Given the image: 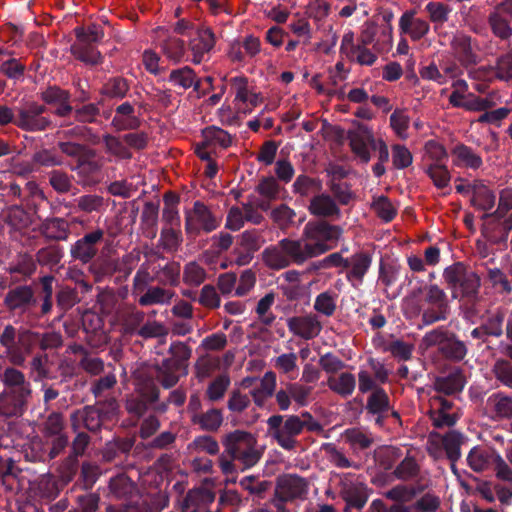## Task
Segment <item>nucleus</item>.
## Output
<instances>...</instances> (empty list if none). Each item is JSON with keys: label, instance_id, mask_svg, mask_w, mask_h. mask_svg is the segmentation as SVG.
<instances>
[{"label": "nucleus", "instance_id": "f257e3e1", "mask_svg": "<svg viewBox=\"0 0 512 512\" xmlns=\"http://www.w3.org/2000/svg\"><path fill=\"white\" fill-rule=\"evenodd\" d=\"M224 451L218 457L219 467L224 475H235L238 472L236 462L242 471L252 468L261 459L255 435L245 430H234L223 435L221 439Z\"/></svg>", "mask_w": 512, "mask_h": 512}, {"label": "nucleus", "instance_id": "f03ea898", "mask_svg": "<svg viewBox=\"0 0 512 512\" xmlns=\"http://www.w3.org/2000/svg\"><path fill=\"white\" fill-rule=\"evenodd\" d=\"M266 437L286 451H293L299 442L298 436L304 431L299 415H271L266 421Z\"/></svg>", "mask_w": 512, "mask_h": 512}, {"label": "nucleus", "instance_id": "7ed1b4c3", "mask_svg": "<svg viewBox=\"0 0 512 512\" xmlns=\"http://www.w3.org/2000/svg\"><path fill=\"white\" fill-rule=\"evenodd\" d=\"M341 235L342 229L339 226L331 225L326 221H310L302 232L306 248L312 258L334 248Z\"/></svg>", "mask_w": 512, "mask_h": 512}, {"label": "nucleus", "instance_id": "20e7f679", "mask_svg": "<svg viewBox=\"0 0 512 512\" xmlns=\"http://www.w3.org/2000/svg\"><path fill=\"white\" fill-rule=\"evenodd\" d=\"M443 277L454 290L453 296L460 292L463 296H474L480 287V278L473 271H469L462 263H456L444 270Z\"/></svg>", "mask_w": 512, "mask_h": 512}, {"label": "nucleus", "instance_id": "39448f33", "mask_svg": "<svg viewBox=\"0 0 512 512\" xmlns=\"http://www.w3.org/2000/svg\"><path fill=\"white\" fill-rule=\"evenodd\" d=\"M339 495L347 508L360 510L368 501L369 489L361 476L345 473L340 476Z\"/></svg>", "mask_w": 512, "mask_h": 512}, {"label": "nucleus", "instance_id": "423d86ee", "mask_svg": "<svg viewBox=\"0 0 512 512\" xmlns=\"http://www.w3.org/2000/svg\"><path fill=\"white\" fill-rule=\"evenodd\" d=\"M221 224V218L200 201H196L189 211L186 212L185 230L188 234H199L202 230L210 233L216 230Z\"/></svg>", "mask_w": 512, "mask_h": 512}, {"label": "nucleus", "instance_id": "0eeeda50", "mask_svg": "<svg viewBox=\"0 0 512 512\" xmlns=\"http://www.w3.org/2000/svg\"><path fill=\"white\" fill-rule=\"evenodd\" d=\"M347 139L352 152L365 164L371 160L369 147L373 148L377 138L371 127L358 122H353V128L347 132Z\"/></svg>", "mask_w": 512, "mask_h": 512}, {"label": "nucleus", "instance_id": "6e6552de", "mask_svg": "<svg viewBox=\"0 0 512 512\" xmlns=\"http://www.w3.org/2000/svg\"><path fill=\"white\" fill-rule=\"evenodd\" d=\"M429 416L436 428L451 427L456 424L460 414L454 403L441 395H434L429 400Z\"/></svg>", "mask_w": 512, "mask_h": 512}, {"label": "nucleus", "instance_id": "1a4fd4ad", "mask_svg": "<svg viewBox=\"0 0 512 512\" xmlns=\"http://www.w3.org/2000/svg\"><path fill=\"white\" fill-rule=\"evenodd\" d=\"M488 24L494 36L508 40L512 36V0H501L488 15Z\"/></svg>", "mask_w": 512, "mask_h": 512}, {"label": "nucleus", "instance_id": "9d476101", "mask_svg": "<svg viewBox=\"0 0 512 512\" xmlns=\"http://www.w3.org/2000/svg\"><path fill=\"white\" fill-rule=\"evenodd\" d=\"M425 301L432 307L426 309L422 314L424 325H431L447 318L449 312L447 296L437 285L427 287Z\"/></svg>", "mask_w": 512, "mask_h": 512}, {"label": "nucleus", "instance_id": "9b49d317", "mask_svg": "<svg viewBox=\"0 0 512 512\" xmlns=\"http://www.w3.org/2000/svg\"><path fill=\"white\" fill-rule=\"evenodd\" d=\"M312 391L313 388L311 386H306L299 382L287 383L285 388L276 392V403L281 411H287L291 406L292 400L299 407H304L308 405Z\"/></svg>", "mask_w": 512, "mask_h": 512}, {"label": "nucleus", "instance_id": "f8f14e48", "mask_svg": "<svg viewBox=\"0 0 512 512\" xmlns=\"http://www.w3.org/2000/svg\"><path fill=\"white\" fill-rule=\"evenodd\" d=\"M231 87L235 95L234 102L239 111L244 113L251 112L253 108L263 102L261 94L250 89L246 77L238 76L232 78Z\"/></svg>", "mask_w": 512, "mask_h": 512}, {"label": "nucleus", "instance_id": "ddd939ff", "mask_svg": "<svg viewBox=\"0 0 512 512\" xmlns=\"http://www.w3.org/2000/svg\"><path fill=\"white\" fill-rule=\"evenodd\" d=\"M288 330L303 340H312L322 331V323L315 314L308 313L287 319Z\"/></svg>", "mask_w": 512, "mask_h": 512}, {"label": "nucleus", "instance_id": "4468645a", "mask_svg": "<svg viewBox=\"0 0 512 512\" xmlns=\"http://www.w3.org/2000/svg\"><path fill=\"white\" fill-rule=\"evenodd\" d=\"M399 31L412 41L423 39L430 32V23L417 16L415 9L406 10L399 18Z\"/></svg>", "mask_w": 512, "mask_h": 512}, {"label": "nucleus", "instance_id": "2eb2a0df", "mask_svg": "<svg viewBox=\"0 0 512 512\" xmlns=\"http://www.w3.org/2000/svg\"><path fill=\"white\" fill-rule=\"evenodd\" d=\"M103 236L104 232L101 229L84 235L71 246V256L84 264L90 262L96 256V245L103 239Z\"/></svg>", "mask_w": 512, "mask_h": 512}, {"label": "nucleus", "instance_id": "dca6fc26", "mask_svg": "<svg viewBox=\"0 0 512 512\" xmlns=\"http://www.w3.org/2000/svg\"><path fill=\"white\" fill-rule=\"evenodd\" d=\"M216 43L215 34L208 27L196 30L195 35L189 40V50L192 53V62L199 64L205 60Z\"/></svg>", "mask_w": 512, "mask_h": 512}, {"label": "nucleus", "instance_id": "f3484780", "mask_svg": "<svg viewBox=\"0 0 512 512\" xmlns=\"http://www.w3.org/2000/svg\"><path fill=\"white\" fill-rule=\"evenodd\" d=\"M45 108L42 105L31 103L19 110L15 124L25 130L40 131L48 127L49 121L41 116Z\"/></svg>", "mask_w": 512, "mask_h": 512}, {"label": "nucleus", "instance_id": "a211bd4d", "mask_svg": "<svg viewBox=\"0 0 512 512\" xmlns=\"http://www.w3.org/2000/svg\"><path fill=\"white\" fill-rule=\"evenodd\" d=\"M308 491L306 480L297 475H283L278 477L275 487V493L282 499L293 501L302 498Z\"/></svg>", "mask_w": 512, "mask_h": 512}, {"label": "nucleus", "instance_id": "6ab92c4d", "mask_svg": "<svg viewBox=\"0 0 512 512\" xmlns=\"http://www.w3.org/2000/svg\"><path fill=\"white\" fill-rule=\"evenodd\" d=\"M450 45L453 55L463 65L476 63V45L473 43L472 38L469 35L457 32L453 35Z\"/></svg>", "mask_w": 512, "mask_h": 512}, {"label": "nucleus", "instance_id": "aec40b11", "mask_svg": "<svg viewBox=\"0 0 512 512\" xmlns=\"http://www.w3.org/2000/svg\"><path fill=\"white\" fill-rule=\"evenodd\" d=\"M466 384V378L459 368H453L447 375L436 377L433 388L438 393L455 395L460 393Z\"/></svg>", "mask_w": 512, "mask_h": 512}, {"label": "nucleus", "instance_id": "412c9836", "mask_svg": "<svg viewBox=\"0 0 512 512\" xmlns=\"http://www.w3.org/2000/svg\"><path fill=\"white\" fill-rule=\"evenodd\" d=\"M485 414L492 420L512 417V398L501 393L490 395L485 404Z\"/></svg>", "mask_w": 512, "mask_h": 512}, {"label": "nucleus", "instance_id": "4be33fe9", "mask_svg": "<svg viewBox=\"0 0 512 512\" xmlns=\"http://www.w3.org/2000/svg\"><path fill=\"white\" fill-rule=\"evenodd\" d=\"M34 303V292L31 287L27 285L10 289L4 298V305L10 311H25Z\"/></svg>", "mask_w": 512, "mask_h": 512}, {"label": "nucleus", "instance_id": "5701e85b", "mask_svg": "<svg viewBox=\"0 0 512 512\" xmlns=\"http://www.w3.org/2000/svg\"><path fill=\"white\" fill-rule=\"evenodd\" d=\"M497 453L494 449L475 446L468 453L466 461L474 472L482 473L493 466Z\"/></svg>", "mask_w": 512, "mask_h": 512}, {"label": "nucleus", "instance_id": "b1692460", "mask_svg": "<svg viewBox=\"0 0 512 512\" xmlns=\"http://www.w3.org/2000/svg\"><path fill=\"white\" fill-rule=\"evenodd\" d=\"M308 211L314 216L323 218L338 219L341 215L335 200L324 193L316 195L310 200Z\"/></svg>", "mask_w": 512, "mask_h": 512}, {"label": "nucleus", "instance_id": "393cba45", "mask_svg": "<svg viewBox=\"0 0 512 512\" xmlns=\"http://www.w3.org/2000/svg\"><path fill=\"white\" fill-rule=\"evenodd\" d=\"M28 397L27 390L19 394L9 390L3 391L0 394V413L6 417L20 415Z\"/></svg>", "mask_w": 512, "mask_h": 512}, {"label": "nucleus", "instance_id": "a878e982", "mask_svg": "<svg viewBox=\"0 0 512 512\" xmlns=\"http://www.w3.org/2000/svg\"><path fill=\"white\" fill-rule=\"evenodd\" d=\"M372 263V257L365 252H358L347 258L346 278L349 281L362 283L363 278L369 270Z\"/></svg>", "mask_w": 512, "mask_h": 512}, {"label": "nucleus", "instance_id": "bb28decb", "mask_svg": "<svg viewBox=\"0 0 512 512\" xmlns=\"http://www.w3.org/2000/svg\"><path fill=\"white\" fill-rule=\"evenodd\" d=\"M71 426L74 431L84 427L90 431H96L101 426V415L97 408L88 406L77 410L71 415Z\"/></svg>", "mask_w": 512, "mask_h": 512}, {"label": "nucleus", "instance_id": "cd10ccee", "mask_svg": "<svg viewBox=\"0 0 512 512\" xmlns=\"http://www.w3.org/2000/svg\"><path fill=\"white\" fill-rule=\"evenodd\" d=\"M368 413L376 415L375 423L382 426L384 418L390 412L389 397L383 389H376L367 400Z\"/></svg>", "mask_w": 512, "mask_h": 512}, {"label": "nucleus", "instance_id": "c85d7f7f", "mask_svg": "<svg viewBox=\"0 0 512 512\" xmlns=\"http://www.w3.org/2000/svg\"><path fill=\"white\" fill-rule=\"evenodd\" d=\"M452 157L454 165L458 167L477 170L483 164L482 157L464 144H458L453 148Z\"/></svg>", "mask_w": 512, "mask_h": 512}, {"label": "nucleus", "instance_id": "c756f323", "mask_svg": "<svg viewBox=\"0 0 512 512\" xmlns=\"http://www.w3.org/2000/svg\"><path fill=\"white\" fill-rule=\"evenodd\" d=\"M191 422L203 431L215 432L223 423V414L220 409L211 408L206 412L193 413Z\"/></svg>", "mask_w": 512, "mask_h": 512}, {"label": "nucleus", "instance_id": "7c9ffc66", "mask_svg": "<svg viewBox=\"0 0 512 512\" xmlns=\"http://www.w3.org/2000/svg\"><path fill=\"white\" fill-rule=\"evenodd\" d=\"M496 201L494 192L485 184L476 181L472 184L471 203L474 207L482 211L491 210Z\"/></svg>", "mask_w": 512, "mask_h": 512}, {"label": "nucleus", "instance_id": "2f4dec72", "mask_svg": "<svg viewBox=\"0 0 512 512\" xmlns=\"http://www.w3.org/2000/svg\"><path fill=\"white\" fill-rule=\"evenodd\" d=\"M280 245L287 253L291 263L303 264L305 261L312 258L311 253L306 248V243L302 236L299 240L284 238L280 240Z\"/></svg>", "mask_w": 512, "mask_h": 512}, {"label": "nucleus", "instance_id": "473e14b6", "mask_svg": "<svg viewBox=\"0 0 512 512\" xmlns=\"http://www.w3.org/2000/svg\"><path fill=\"white\" fill-rule=\"evenodd\" d=\"M134 107L129 102H124L116 108V115L112 125L117 130L135 129L139 126V120L134 115Z\"/></svg>", "mask_w": 512, "mask_h": 512}, {"label": "nucleus", "instance_id": "72a5a7b5", "mask_svg": "<svg viewBox=\"0 0 512 512\" xmlns=\"http://www.w3.org/2000/svg\"><path fill=\"white\" fill-rule=\"evenodd\" d=\"M174 296L175 293L170 289L153 286L146 290V292L139 298L138 302L141 306L156 304L167 305L171 303Z\"/></svg>", "mask_w": 512, "mask_h": 512}, {"label": "nucleus", "instance_id": "f704fd0d", "mask_svg": "<svg viewBox=\"0 0 512 512\" xmlns=\"http://www.w3.org/2000/svg\"><path fill=\"white\" fill-rule=\"evenodd\" d=\"M214 500L215 493L212 490L200 487L190 490L181 503L195 508V511L198 512L199 509L210 505Z\"/></svg>", "mask_w": 512, "mask_h": 512}, {"label": "nucleus", "instance_id": "c9c22d12", "mask_svg": "<svg viewBox=\"0 0 512 512\" xmlns=\"http://www.w3.org/2000/svg\"><path fill=\"white\" fill-rule=\"evenodd\" d=\"M327 386L338 395L347 397L354 392L356 381L353 374L343 372L339 376H330L327 379Z\"/></svg>", "mask_w": 512, "mask_h": 512}, {"label": "nucleus", "instance_id": "e433bc0d", "mask_svg": "<svg viewBox=\"0 0 512 512\" xmlns=\"http://www.w3.org/2000/svg\"><path fill=\"white\" fill-rule=\"evenodd\" d=\"M2 382L9 391L17 392L19 394L20 392L27 390L28 396L31 394L30 383L26 381L25 375L13 367H8L4 370Z\"/></svg>", "mask_w": 512, "mask_h": 512}, {"label": "nucleus", "instance_id": "4c0bfd02", "mask_svg": "<svg viewBox=\"0 0 512 512\" xmlns=\"http://www.w3.org/2000/svg\"><path fill=\"white\" fill-rule=\"evenodd\" d=\"M425 12L429 21L437 28L449 20L452 7L440 1H430L425 6Z\"/></svg>", "mask_w": 512, "mask_h": 512}, {"label": "nucleus", "instance_id": "58836bf2", "mask_svg": "<svg viewBox=\"0 0 512 512\" xmlns=\"http://www.w3.org/2000/svg\"><path fill=\"white\" fill-rule=\"evenodd\" d=\"M181 368L175 366L172 360H163L156 367V379L164 388H171L179 381L178 372Z\"/></svg>", "mask_w": 512, "mask_h": 512}, {"label": "nucleus", "instance_id": "ea45409f", "mask_svg": "<svg viewBox=\"0 0 512 512\" xmlns=\"http://www.w3.org/2000/svg\"><path fill=\"white\" fill-rule=\"evenodd\" d=\"M410 122L411 119L406 109H395L389 118L391 129L401 140H406L409 137L408 129L410 127Z\"/></svg>", "mask_w": 512, "mask_h": 512}, {"label": "nucleus", "instance_id": "a19ab883", "mask_svg": "<svg viewBox=\"0 0 512 512\" xmlns=\"http://www.w3.org/2000/svg\"><path fill=\"white\" fill-rule=\"evenodd\" d=\"M263 260L272 269H283L291 264L290 258L281 247L280 242L277 246H271L264 250Z\"/></svg>", "mask_w": 512, "mask_h": 512}, {"label": "nucleus", "instance_id": "79ce46f5", "mask_svg": "<svg viewBox=\"0 0 512 512\" xmlns=\"http://www.w3.org/2000/svg\"><path fill=\"white\" fill-rule=\"evenodd\" d=\"M464 436L456 430H450L444 434V450L450 462H457L461 457V446Z\"/></svg>", "mask_w": 512, "mask_h": 512}, {"label": "nucleus", "instance_id": "37998d69", "mask_svg": "<svg viewBox=\"0 0 512 512\" xmlns=\"http://www.w3.org/2000/svg\"><path fill=\"white\" fill-rule=\"evenodd\" d=\"M203 141L204 147H211L212 149L216 147L226 148L232 142L231 136L226 131L214 126L203 130Z\"/></svg>", "mask_w": 512, "mask_h": 512}, {"label": "nucleus", "instance_id": "c03bdc74", "mask_svg": "<svg viewBox=\"0 0 512 512\" xmlns=\"http://www.w3.org/2000/svg\"><path fill=\"white\" fill-rule=\"evenodd\" d=\"M343 435L345 441L353 449L364 450L369 448L374 442L373 435L360 428L347 429Z\"/></svg>", "mask_w": 512, "mask_h": 512}, {"label": "nucleus", "instance_id": "a18cd8bd", "mask_svg": "<svg viewBox=\"0 0 512 512\" xmlns=\"http://www.w3.org/2000/svg\"><path fill=\"white\" fill-rule=\"evenodd\" d=\"M296 212L286 204H280L270 212L273 223L282 231H286L294 224Z\"/></svg>", "mask_w": 512, "mask_h": 512}, {"label": "nucleus", "instance_id": "49530a36", "mask_svg": "<svg viewBox=\"0 0 512 512\" xmlns=\"http://www.w3.org/2000/svg\"><path fill=\"white\" fill-rule=\"evenodd\" d=\"M169 81L173 85L181 87L184 90L189 89L192 86H194L195 89H198L196 75L189 67L173 70L169 75Z\"/></svg>", "mask_w": 512, "mask_h": 512}, {"label": "nucleus", "instance_id": "de8ad7c7", "mask_svg": "<svg viewBox=\"0 0 512 512\" xmlns=\"http://www.w3.org/2000/svg\"><path fill=\"white\" fill-rule=\"evenodd\" d=\"M337 294L332 291H325L317 295L313 308L316 312L330 317L336 310Z\"/></svg>", "mask_w": 512, "mask_h": 512}, {"label": "nucleus", "instance_id": "09e8293b", "mask_svg": "<svg viewBox=\"0 0 512 512\" xmlns=\"http://www.w3.org/2000/svg\"><path fill=\"white\" fill-rule=\"evenodd\" d=\"M495 105L496 102L492 94H489L486 97H479L471 93L466 100H463L459 108H463L468 111L480 112L486 111Z\"/></svg>", "mask_w": 512, "mask_h": 512}, {"label": "nucleus", "instance_id": "8fccbe9b", "mask_svg": "<svg viewBox=\"0 0 512 512\" xmlns=\"http://www.w3.org/2000/svg\"><path fill=\"white\" fill-rule=\"evenodd\" d=\"M265 243V240L258 230H247L244 231L239 237V247L243 251H249L255 253Z\"/></svg>", "mask_w": 512, "mask_h": 512}, {"label": "nucleus", "instance_id": "3c124183", "mask_svg": "<svg viewBox=\"0 0 512 512\" xmlns=\"http://www.w3.org/2000/svg\"><path fill=\"white\" fill-rule=\"evenodd\" d=\"M220 364L221 360L219 357L209 354L203 355L198 358L195 364L196 376L199 379L207 378L220 368Z\"/></svg>", "mask_w": 512, "mask_h": 512}, {"label": "nucleus", "instance_id": "603ef678", "mask_svg": "<svg viewBox=\"0 0 512 512\" xmlns=\"http://www.w3.org/2000/svg\"><path fill=\"white\" fill-rule=\"evenodd\" d=\"M129 91V84L122 77L110 78L102 88V94L110 97L121 99L124 98Z\"/></svg>", "mask_w": 512, "mask_h": 512}, {"label": "nucleus", "instance_id": "864d4df0", "mask_svg": "<svg viewBox=\"0 0 512 512\" xmlns=\"http://www.w3.org/2000/svg\"><path fill=\"white\" fill-rule=\"evenodd\" d=\"M427 174L437 188H444L450 182V173L446 163H430L426 169Z\"/></svg>", "mask_w": 512, "mask_h": 512}, {"label": "nucleus", "instance_id": "5fc2aeb1", "mask_svg": "<svg viewBox=\"0 0 512 512\" xmlns=\"http://www.w3.org/2000/svg\"><path fill=\"white\" fill-rule=\"evenodd\" d=\"M162 51L167 58L178 62L185 53V42L177 37L170 36L162 43Z\"/></svg>", "mask_w": 512, "mask_h": 512}, {"label": "nucleus", "instance_id": "6e6d98bb", "mask_svg": "<svg viewBox=\"0 0 512 512\" xmlns=\"http://www.w3.org/2000/svg\"><path fill=\"white\" fill-rule=\"evenodd\" d=\"M182 243V234L174 227L163 228L160 235V245L164 250L176 251Z\"/></svg>", "mask_w": 512, "mask_h": 512}, {"label": "nucleus", "instance_id": "4d7b16f0", "mask_svg": "<svg viewBox=\"0 0 512 512\" xmlns=\"http://www.w3.org/2000/svg\"><path fill=\"white\" fill-rule=\"evenodd\" d=\"M103 142L107 153L119 159H130L132 157L128 148L119 138L107 134L103 136Z\"/></svg>", "mask_w": 512, "mask_h": 512}, {"label": "nucleus", "instance_id": "13d9d810", "mask_svg": "<svg viewBox=\"0 0 512 512\" xmlns=\"http://www.w3.org/2000/svg\"><path fill=\"white\" fill-rule=\"evenodd\" d=\"M230 385V379L226 375H220L215 378L207 387L206 396L212 401L222 399Z\"/></svg>", "mask_w": 512, "mask_h": 512}, {"label": "nucleus", "instance_id": "bf43d9fd", "mask_svg": "<svg viewBox=\"0 0 512 512\" xmlns=\"http://www.w3.org/2000/svg\"><path fill=\"white\" fill-rule=\"evenodd\" d=\"M274 300V294L268 293L261 298L257 304L256 313L258 315V319L265 325H271L275 320V315L270 311Z\"/></svg>", "mask_w": 512, "mask_h": 512}, {"label": "nucleus", "instance_id": "052dcab7", "mask_svg": "<svg viewBox=\"0 0 512 512\" xmlns=\"http://www.w3.org/2000/svg\"><path fill=\"white\" fill-rule=\"evenodd\" d=\"M372 209L385 222L391 221L397 212L391 201L385 196L375 198L372 203Z\"/></svg>", "mask_w": 512, "mask_h": 512}, {"label": "nucleus", "instance_id": "680f3d73", "mask_svg": "<svg viewBox=\"0 0 512 512\" xmlns=\"http://www.w3.org/2000/svg\"><path fill=\"white\" fill-rule=\"evenodd\" d=\"M419 465L413 457H405L395 468L394 475L400 480H410L419 473Z\"/></svg>", "mask_w": 512, "mask_h": 512}, {"label": "nucleus", "instance_id": "e2e57ef3", "mask_svg": "<svg viewBox=\"0 0 512 512\" xmlns=\"http://www.w3.org/2000/svg\"><path fill=\"white\" fill-rule=\"evenodd\" d=\"M392 150V163L396 169H405L413 162V156L410 150L401 144H394Z\"/></svg>", "mask_w": 512, "mask_h": 512}, {"label": "nucleus", "instance_id": "0e129e2a", "mask_svg": "<svg viewBox=\"0 0 512 512\" xmlns=\"http://www.w3.org/2000/svg\"><path fill=\"white\" fill-rule=\"evenodd\" d=\"M206 272L199 264L195 262L188 263L183 272V281L192 286H199L204 282Z\"/></svg>", "mask_w": 512, "mask_h": 512}, {"label": "nucleus", "instance_id": "69168bd1", "mask_svg": "<svg viewBox=\"0 0 512 512\" xmlns=\"http://www.w3.org/2000/svg\"><path fill=\"white\" fill-rule=\"evenodd\" d=\"M189 447L197 452H205L209 455H217L220 450L218 442L208 435L196 437Z\"/></svg>", "mask_w": 512, "mask_h": 512}, {"label": "nucleus", "instance_id": "338daca9", "mask_svg": "<svg viewBox=\"0 0 512 512\" xmlns=\"http://www.w3.org/2000/svg\"><path fill=\"white\" fill-rule=\"evenodd\" d=\"M144 318L145 313L140 310H132L125 314L121 320L124 332L128 334H138V330L141 328Z\"/></svg>", "mask_w": 512, "mask_h": 512}, {"label": "nucleus", "instance_id": "774afa93", "mask_svg": "<svg viewBox=\"0 0 512 512\" xmlns=\"http://www.w3.org/2000/svg\"><path fill=\"white\" fill-rule=\"evenodd\" d=\"M441 350L445 356L454 360H462L467 354L464 342L455 338H448Z\"/></svg>", "mask_w": 512, "mask_h": 512}]
</instances>
